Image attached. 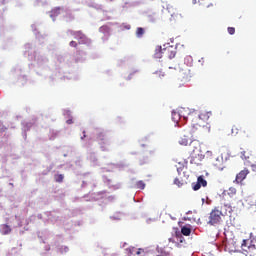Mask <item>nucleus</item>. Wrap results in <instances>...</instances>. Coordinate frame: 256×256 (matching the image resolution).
Returning <instances> with one entry per match:
<instances>
[{
  "instance_id": "1",
  "label": "nucleus",
  "mask_w": 256,
  "mask_h": 256,
  "mask_svg": "<svg viewBox=\"0 0 256 256\" xmlns=\"http://www.w3.org/2000/svg\"><path fill=\"white\" fill-rule=\"evenodd\" d=\"M211 115H213V113H211L210 111H201L199 116L195 117V120H193V115L191 114L189 115V117H183V119L185 121H187L188 119L192 121V133L196 135H203L205 131H207V128L205 127V124H201V121L206 123L207 121H209V119H211Z\"/></svg>"
},
{
  "instance_id": "2",
  "label": "nucleus",
  "mask_w": 256,
  "mask_h": 256,
  "mask_svg": "<svg viewBox=\"0 0 256 256\" xmlns=\"http://www.w3.org/2000/svg\"><path fill=\"white\" fill-rule=\"evenodd\" d=\"M223 217H225V214H223V211L220 210L219 206L214 207L209 214L208 225L215 226L221 224Z\"/></svg>"
},
{
  "instance_id": "3",
  "label": "nucleus",
  "mask_w": 256,
  "mask_h": 256,
  "mask_svg": "<svg viewBox=\"0 0 256 256\" xmlns=\"http://www.w3.org/2000/svg\"><path fill=\"white\" fill-rule=\"evenodd\" d=\"M96 140L98 141L102 151H107V148H105V145H109V136L106 134V132H98L96 136Z\"/></svg>"
},
{
  "instance_id": "4",
  "label": "nucleus",
  "mask_w": 256,
  "mask_h": 256,
  "mask_svg": "<svg viewBox=\"0 0 256 256\" xmlns=\"http://www.w3.org/2000/svg\"><path fill=\"white\" fill-rule=\"evenodd\" d=\"M163 55L168 59H174V57L177 55V47L170 44L164 45Z\"/></svg>"
},
{
  "instance_id": "5",
  "label": "nucleus",
  "mask_w": 256,
  "mask_h": 256,
  "mask_svg": "<svg viewBox=\"0 0 256 256\" xmlns=\"http://www.w3.org/2000/svg\"><path fill=\"white\" fill-rule=\"evenodd\" d=\"M75 39L78 40V43L80 45H87L89 43H91V40L89 38H87V36L85 34H83V32L78 31V32H74L73 33Z\"/></svg>"
},
{
  "instance_id": "6",
  "label": "nucleus",
  "mask_w": 256,
  "mask_h": 256,
  "mask_svg": "<svg viewBox=\"0 0 256 256\" xmlns=\"http://www.w3.org/2000/svg\"><path fill=\"white\" fill-rule=\"evenodd\" d=\"M249 174V169L244 168L243 170H241L235 178L234 183H243V181H245V179H247V175Z\"/></svg>"
},
{
  "instance_id": "7",
  "label": "nucleus",
  "mask_w": 256,
  "mask_h": 256,
  "mask_svg": "<svg viewBox=\"0 0 256 256\" xmlns=\"http://www.w3.org/2000/svg\"><path fill=\"white\" fill-rule=\"evenodd\" d=\"M182 79L187 81V79H191V69L187 65L182 66Z\"/></svg>"
},
{
  "instance_id": "8",
  "label": "nucleus",
  "mask_w": 256,
  "mask_h": 256,
  "mask_svg": "<svg viewBox=\"0 0 256 256\" xmlns=\"http://www.w3.org/2000/svg\"><path fill=\"white\" fill-rule=\"evenodd\" d=\"M154 57H155V59H161V58L165 57V55H163V47L157 46L155 48Z\"/></svg>"
},
{
  "instance_id": "9",
  "label": "nucleus",
  "mask_w": 256,
  "mask_h": 256,
  "mask_svg": "<svg viewBox=\"0 0 256 256\" xmlns=\"http://www.w3.org/2000/svg\"><path fill=\"white\" fill-rule=\"evenodd\" d=\"M213 166L215 167V169H217L218 171H223V169H225V166L223 165V160L217 158L215 160V162L213 163Z\"/></svg>"
},
{
  "instance_id": "10",
  "label": "nucleus",
  "mask_w": 256,
  "mask_h": 256,
  "mask_svg": "<svg viewBox=\"0 0 256 256\" xmlns=\"http://www.w3.org/2000/svg\"><path fill=\"white\" fill-rule=\"evenodd\" d=\"M253 157V153H251L250 150H245L241 152V159H244L245 161H249Z\"/></svg>"
},
{
  "instance_id": "11",
  "label": "nucleus",
  "mask_w": 256,
  "mask_h": 256,
  "mask_svg": "<svg viewBox=\"0 0 256 256\" xmlns=\"http://www.w3.org/2000/svg\"><path fill=\"white\" fill-rule=\"evenodd\" d=\"M0 231L2 235H9V233H11V227L7 224H3L1 225Z\"/></svg>"
},
{
  "instance_id": "12",
  "label": "nucleus",
  "mask_w": 256,
  "mask_h": 256,
  "mask_svg": "<svg viewBox=\"0 0 256 256\" xmlns=\"http://www.w3.org/2000/svg\"><path fill=\"white\" fill-rule=\"evenodd\" d=\"M189 141H191V140L189 139V137L183 136V137L180 138L179 143H180L181 145H183L184 147H187V145H189Z\"/></svg>"
},
{
  "instance_id": "13",
  "label": "nucleus",
  "mask_w": 256,
  "mask_h": 256,
  "mask_svg": "<svg viewBox=\"0 0 256 256\" xmlns=\"http://www.w3.org/2000/svg\"><path fill=\"white\" fill-rule=\"evenodd\" d=\"M182 235H185V237H189L191 235V228L184 226L181 228Z\"/></svg>"
},
{
  "instance_id": "14",
  "label": "nucleus",
  "mask_w": 256,
  "mask_h": 256,
  "mask_svg": "<svg viewBox=\"0 0 256 256\" xmlns=\"http://www.w3.org/2000/svg\"><path fill=\"white\" fill-rule=\"evenodd\" d=\"M197 181L201 187H207V180H205V178H203V176H199Z\"/></svg>"
},
{
  "instance_id": "15",
  "label": "nucleus",
  "mask_w": 256,
  "mask_h": 256,
  "mask_svg": "<svg viewBox=\"0 0 256 256\" xmlns=\"http://www.w3.org/2000/svg\"><path fill=\"white\" fill-rule=\"evenodd\" d=\"M143 35H145V29L138 27L136 30V36L138 38H141V37H143Z\"/></svg>"
},
{
  "instance_id": "16",
  "label": "nucleus",
  "mask_w": 256,
  "mask_h": 256,
  "mask_svg": "<svg viewBox=\"0 0 256 256\" xmlns=\"http://www.w3.org/2000/svg\"><path fill=\"white\" fill-rule=\"evenodd\" d=\"M54 179L56 183H63V179H65V176H63V174H57L54 176Z\"/></svg>"
},
{
  "instance_id": "17",
  "label": "nucleus",
  "mask_w": 256,
  "mask_h": 256,
  "mask_svg": "<svg viewBox=\"0 0 256 256\" xmlns=\"http://www.w3.org/2000/svg\"><path fill=\"white\" fill-rule=\"evenodd\" d=\"M174 185H177V187H183L185 185V182H183V180H180L179 178H175Z\"/></svg>"
},
{
  "instance_id": "18",
  "label": "nucleus",
  "mask_w": 256,
  "mask_h": 256,
  "mask_svg": "<svg viewBox=\"0 0 256 256\" xmlns=\"http://www.w3.org/2000/svg\"><path fill=\"white\" fill-rule=\"evenodd\" d=\"M228 195H229L230 197H233V195H237V189H236L235 187H230V188L228 189Z\"/></svg>"
},
{
  "instance_id": "19",
  "label": "nucleus",
  "mask_w": 256,
  "mask_h": 256,
  "mask_svg": "<svg viewBox=\"0 0 256 256\" xmlns=\"http://www.w3.org/2000/svg\"><path fill=\"white\" fill-rule=\"evenodd\" d=\"M241 247L243 251H247V249H249V240H243Z\"/></svg>"
},
{
  "instance_id": "20",
  "label": "nucleus",
  "mask_w": 256,
  "mask_h": 256,
  "mask_svg": "<svg viewBox=\"0 0 256 256\" xmlns=\"http://www.w3.org/2000/svg\"><path fill=\"white\" fill-rule=\"evenodd\" d=\"M137 189H145V182L143 180H140L136 183Z\"/></svg>"
},
{
  "instance_id": "21",
  "label": "nucleus",
  "mask_w": 256,
  "mask_h": 256,
  "mask_svg": "<svg viewBox=\"0 0 256 256\" xmlns=\"http://www.w3.org/2000/svg\"><path fill=\"white\" fill-rule=\"evenodd\" d=\"M192 188L194 191H199V189H201V184L196 182L192 184Z\"/></svg>"
},
{
  "instance_id": "22",
  "label": "nucleus",
  "mask_w": 256,
  "mask_h": 256,
  "mask_svg": "<svg viewBox=\"0 0 256 256\" xmlns=\"http://www.w3.org/2000/svg\"><path fill=\"white\" fill-rule=\"evenodd\" d=\"M227 31L229 35H235V27H228Z\"/></svg>"
},
{
  "instance_id": "23",
  "label": "nucleus",
  "mask_w": 256,
  "mask_h": 256,
  "mask_svg": "<svg viewBox=\"0 0 256 256\" xmlns=\"http://www.w3.org/2000/svg\"><path fill=\"white\" fill-rule=\"evenodd\" d=\"M143 253H145V250L143 248H139L138 250H136L135 255H141Z\"/></svg>"
},
{
  "instance_id": "24",
  "label": "nucleus",
  "mask_w": 256,
  "mask_h": 256,
  "mask_svg": "<svg viewBox=\"0 0 256 256\" xmlns=\"http://www.w3.org/2000/svg\"><path fill=\"white\" fill-rule=\"evenodd\" d=\"M176 239L177 241H179L180 243H183V236L180 234V235H176Z\"/></svg>"
},
{
  "instance_id": "25",
  "label": "nucleus",
  "mask_w": 256,
  "mask_h": 256,
  "mask_svg": "<svg viewBox=\"0 0 256 256\" xmlns=\"http://www.w3.org/2000/svg\"><path fill=\"white\" fill-rule=\"evenodd\" d=\"M69 45H70V47L77 48V43L75 41H73V40L69 43Z\"/></svg>"
},
{
  "instance_id": "26",
  "label": "nucleus",
  "mask_w": 256,
  "mask_h": 256,
  "mask_svg": "<svg viewBox=\"0 0 256 256\" xmlns=\"http://www.w3.org/2000/svg\"><path fill=\"white\" fill-rule=\"evenodd\" d=\"M155 75H159V77H165V73L159 71V72H156Z\"/></svg>"
},
{
  "instance_id": "27",
  "label": "nucleus",
  "mask_w": 256,
  "mask_h": 256,
  "mask_svg": "<svg viewBox=\"0 0 256 256\" xmlns=\"http://www.w3.org/2000/svg\"><path fill=\"white\" fill-rule=\"evenodd\" d=\"M238 131H239V130L237 129V126H233V128H232V133H236V134H237Z\"/></svg>"
},
{
  "instance_id": "28",
  "label": "nucleus",
  "mask_w": 256,
  "mask_h": 256,
  "mask_svg": "<svg viewBox=\"0 0 256 256\" xmlns=\"http://www.w3.org/2000/svg\"><path fill=\"white\" fill-rule=\"evenodd\" d=\"M66 123H67V125L73 124V119H68V120L66 121Z\"/></svg>"
},
{
  "instance_id": "29",
  "label": "nucleus",
  "mask_w": 256,
  "mask_h": 256,
  "mask_svg": "<svg viewBox=\"0 0 256 256\" xmlns=\"http://www.w3.org/2000/svg\"><path fill=\"white\" fill-rule=\"evenodd\" d=\"M125 29H127V30L131 29V25H126Z\"/></svg>"
},
{
  "instance_id": "30",
  "label": "nucleus",
  "mask_w": 256,
  "mask_h": 256,
  "mask_svg": "<svg viewBox=\"0 0 256 256\" xmlns=\"http://www.w3.org/2000/svg\"><path fill=\"white\" fill-rule=\"evenodd\" d=\"M252 170H253V171H256V165H255V164L252 165Z\"/></svg>"
},
{
  "instance_id": "31",
  "label": "nucleus",
  "mask_w": 256,
  "mask_h": 256,
  "mask_svg": "<svg viewBox=\"0 0 256 256\" xmlns=\"http://www.w3.org/2000/svg\"><path fill=\"white\" fill-rule=\"evenodd\" d=\"M134 251H135V248H132V251H130L131 255H133Z\"/></svg>"
},
{
  "instance_id": "32",
  "label": "nucleus",
  "mask_w": 256,
  "mask_h": 256,
  "mask_svg": "<svg viewBox=\"0 0 256 256\" xmlns=\"http://www.w3.org/2000/svg\"><path fill=\"white\" fill-rule=\"evenodd\" d=\"M83 134H84V135H83L82 139H83L84 137H87V136L85 135V131H83Z\"/></svg>"
},
{
  "instance_id": "33",
  "label": "nucleus",
  "mask_w": 256,
  "mask_h": 256,
  "mask_svg": "<svg viewBox=\"0 0 256 256\" xmlns=\"http://www.w3.org/2000/svg\"><path fill=\"white\" fill-rule=\"evenodd\" d=\"M175 115H177V112H174V113H173V117H175Z\"/></svg>"
}]
</instances>
